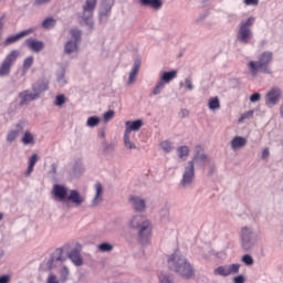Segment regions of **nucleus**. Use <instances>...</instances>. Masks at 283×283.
Returning <instances> with one entry per match:
<instances>
[{"label": "nucleus", "instance_id": "obj_42", "mask_svg": "<svg viewBox=\"0 0 283 283\" xmlns=\"http://www.w3.org/2000/svg\"><path fill=\"white\" fill-rule=\"evenodd\" d=\"M241 262L245 264V266H253V264H255V260H253V256H251V254H244L241 258Z\"/></svg>", "mask_w": 283, "mask_h": 283}, {"label": "nucleus", "instance_id": "obj_47", "mask_svg": "<svg viewBox=\"0 0 283 283\" xmlns=\"http://www.w3.org/2000/svg\"><path fill=\"white\" fill-rule=\"evenodd\" d=\"M182 85H186L187 90H189V92H192L193 81H191V77H186L184 83L180 82V87H182Z\"/></svg>", "mask_w": 283, "mask_h": 283}, {"label": "nucleus", "instance_id": "obj_48", "mask_svg": "<svg viewBox=\"0 0 283 283\" xmlns=\"http://www.w3.org/2000/svg\"><path fill=\"white\" fill-rule=\"evenodd\" d=\"M34 63V57L29 56L23 61V70H30Z\"/></svg>", "mask_w": 283, "mask_h": 283}, {"label": "nucleus", "instance_id": "obj_39", "mask_svg": "<svg viewBox=\"0 0 283 283\" xmlns=\"http://www.w3.org/2000/svg\"><path fill=\"white\" fill-rule=\"evenodd\" d=\"M109 12H112V10L101 8V10H99V23H106L107 22V19L109 17Z\"/></svg>", "mask_w": 283, "mask_h": 283}, {"label": "nucleus", "instance_id": "obj_8", "mask_svg": "<svg viewBox=\"0 0 283 283\" xmlns=\"http://www.w3.org/2000/svg\"><path fill=\"white\" fill-rule=\"evenodd\" d=\"M97 0H86L82 7V14L80 15L81 23L87 28H94V10H96Z\"/></svg>", "mask_w": 283, "mask_h": 283}, {"label": "nucleus", "instance_id": "obj_4", "mask_svg": "<svg viewBox=\"0 0 283 283\" xmlns=\"http://www.w3.org/2000/svg\"><path fill=\"white\" fill-rule=\"evenodd\" d=\"M129 228L138 231V240L140 244H149L151 238V221L143 214L133 216L129 221Z\"/></svg>", "mask_w": 283, "mask_h": 283}, {"label": "nucleus", "instance_id": "obj_34", "mask_svg": "<svg viewBox=\"0 0 283 283\" xmlns=\"http://www.w3.org/2000/svg\"><path fill=\"white\" fill-rule=\"evenodd\" d=\"M56 25V20L54 18H46L42 22V28L44 30H52Z\"/></svg>", "mask_w": 283, "mask_h": 283}, {"label": "nucleus", "instance_id": "obj_3", "mask_svg": "<svg viewBox=\"0 0 283 283\" xmlns=\"http://www.w3.org/2000/svg\"><path fill=\"white\" fill-rule=\"evenodd\" d=\"M52 196L55 202H67L69 200L75 207H81V205L85 202V197H83L78 190H70L67 186L61 184L53 186Z\"/></svg>", "mask_w": 283, "mask_h": 283}, {"label": "nucleus", "instance_id": "obj_64", "mask_svg": "<svg viewBox=\"0 0 283 283\" xmlns=\"http://www.w3.org/2000/svg\"><path fill=\"white\" fill-rule=\"evenodd\" d=\"M3 220V213L0 212V221Z\"/></svg>", "mask_w": 283, "mask_h": 283}, {"label": "nucleus", "instance_id": "obj_7", "mask_svg": "<svg viewBox=\"0 0 283 283\" xmlns=\"http://www.w3.org/2000/svg\"><path fill=\"white\" fill-rule=\"evenodd\" d=\"M258 244V234L251 227H243L241 229V248L243 251H252Z\"/></svg>", "mask_w": 283, "mask_h": 283}, {"label": "nucleus", "instance_id": "obj_28", "mask_svg": "<svg viewBox=\"0 0 283 283\" xmlns=\"http://www.w3.org/2000/svg\"><path fill=\"white\" fill-rule=\"evenodd\" d=\"M72 174L75 177L83 176V174H85V165L81 161H76L73 166Z\"/></svg>", "mask_w": 283, "mask_h": 283}, {"label": "nucleus", "instance_id": "obj_54", "mask_svg": "<svg viewBox=\"0 0 283 283\" xmlns=\"http://www.w3.org/2000/svg\"><path fill=\"white\" fill-rule=\"evenodd\" d=\"M6 25V15L3 14L1 18H0V36H3V28Z\"/></svg>", "mask_w": 283, "mask_h": 283}, {"label": "nucleus", "instance_id": "obj_31", "mask_svg": "<svg viewBox=\"0 0 283 283\" xmlns=\"http://www.w3.org/2000/svg\"><path fill=\"white\" fill-rule=\"evenodd\" d=\"M213 275H219L220 277H229V269L226 265H220L213 270Z\"/></svg>", "mask_w": 283, "mask_h": 283}, {"label": "nucleus", "instance_id": "obj_19", "mask_svg": "<svg viewBox=\"0 0 283 283\" xmlns=\"http://www.w3.org/2000/svg\"><path fill=\"white\" fill-rule=\"evenodd\" d=\"M69 260L74 264V266H83V256L81 255V250L74 248L69 253Z\"/></svg>", "mask_w": 283, "mask_h": 283}, {"label": "nucleus", "instance_id": "obj_13", "mask_svg": "<svg viewBox=\"0 0 283 283\" xmlns=\"http://www.w3.org/2000/svg\"><path fill=\"white\" fill-rule=\"evenodd\" d=\"M135 138H136L135 134L124 132L123 143L127 151H133L134 149H138V146H136Z\"/></svg>", "mask_w": 283, "mask_h": 283}, {"label": "nucleus", "instance_id": "obj_14", "mask_svg": "<svg viewBox=\"0 0 283 283\" xmlns=\"http://www.w3.org/2000/svg\"><path fill=\"white\" fill-rule=\"evenodd\" d=\"M48 90H50V82L45 78H40L32 85V92H35L39 97L42 92H48Z\"/></svg>", "mask_w": 283, "mask_h": 283}, {"label": "nucleus", "instance_id": "obj_57", "mask_svg": "<svg viewBox=\"0 0 283 283\" xmlns=\"http://www.w3.org/2000/svg\"><path fill=\"white\" fill-rule=\"evenodd\" d=\"M34 171V166L30 165L28 166V169L24 174V176H27V178H29V176H31V174Z\"/></svg>", "mask_w": 283, "mask_h": 283}, {"label": "nucleus", "instance_id": "obj_44", "mask_svg": "<svg viewBox=\"0 0 283 283\" xmlns=\"http://www.w3.org/2000/svg\"><path fill=\"white\" fill-rule=\"evenodd\" d=\"M253 114H255V111H248L243 113L239 118V123H244V120H249V118H253Z\"/></svg>", "mask_w": 283, "mask_h": 283}, {"label": "nucleus", "instance_id": "obj_26", "mask_svg": "<svg viewBox=\"0 0 283 283\" xmlns=\"http://www.w3.org/2000/svg\"><path fill=\"white\" fill-rule=\"evenodd\" d=\"M54 262H65V259L63 258V250H56L54 252V255L48 262V265L52 268V264H54Z\"/></svg>", "mask_w": 283, "mask_h": 283}, {"label": "nucleus", "instance_id": "obj_27", "mask_svg": "<svg viewBox=\"0 0 283 283\" xmlns=\"http://www.w3.org/2000/svg\"><path fill=\"white\" fill-rule=\"evenodd\" d=\"M177 155L180 160H187L189 158V146H179L177 148Z\"/></svg>", "mask_w": 283, "mask_h": 283}, {"label": "nucleus", "instance_id": "obj_9", "mask_svg": "<svg viewBox=\"0 0 283 283\" xmlns=\"http://www.w3.org/2000/svg\"><path fill=\"white\" fill-rule=\"evenodd\" d=\"M21 56V52L19 50L11 51L4 60L0 64V78H6V76H10V72H12V66L17 63V59Z\"/></svg>", "mask_w": 283, "mask_h": 283}, {"label": "nucleus", "instance_id": "obj_30", "mask_svg": "<svg viewBox=\"0 0 283 283\" xmlns=\"http://www.w3.org/2000/svg\"><path fill=\"white\" fill-rule=\"evenodd\" d=\"M208 107L211 112H217V109H220V97H211L208 102Z\"/></svg>", "mask_w": 283, "mask_h": 283}, {"label": "nucleus", "instance_id": "obj_40", "mask_svg": "<svg viewBox=\"0 0 283 283\" xmlns=\"http://www.w3.org/2000/svg\"><path fill=\"white\" fill-rule=\"evenodd\" d=\"M69 277H70V268L64 265L60 271V280L61 282H67Z\"/></svg>", "mask_w": 283, "mask_h": 283}, {"label": "nucleus", "instance_id": "obj_43", "mask_svg": "<svg viewBox=\"0 0 283 283\" xmlns=\"http://www.w3.org/2000/svg\"><path fill=\"white\" fill-rule=\"evenodd\" d=\"M70 34L72 36L71 41H76L77 43H78V41H81V30L72 29L70 31Z\"/></svg>", "mask_w": 283, "mask_h": 283}, {"label": "nucleus", "instance_id": "obj_15", "mask_svg": "<svg viewBox=\"0 0 283 283\" xmlns=\"http://www.w3.org/2000/svg\"><path fill=\"white\" fill-rule=\"evenodd\" d=\"M103 193H105V189L101 182L95 184V196L92 200L91 207H98L101 202H103Z\"/></svg>", "mask_w": 283, "mask_h": 283}, {"label": "nucleus", "instance_id": "obj_2", "mask_svg": "<svg viewBox=\"0 0 283 283\" xmlns=\"http://www.w3.org/2000/svg\"><path fill=\"white\" fill-rule=\"evenodd\" d=\"M168 269L177 273L184 277V280H191L196 275V270H193V265L185 258V255L175 252L170 256H168Z\"/></svg>", "mask_w": 283, "mask_h": 283}, {"label": "nucleus", "instance_id": "obj_37", "mask_svg": "<svg viewBox=\"0 0 283 283\" xmlns=\"http://www.w3.org/2000/svg\"><path fill=\"white\" fill-rule=\"evenodd\" d=\"M97 249L98 251H101V253H109L114 251V245H112V243L104 242V243H101L97 247Z\"/></svg>", "mask_w": 283, "mask_h": 283}, {"label": "nucleus", "instance_id": "obj_5", "mask_svg": "<svg viewBox=\"0 0 283 283\" xmlns=\"http://www.w3.org/2000/svg\"><path fill=\"white\" fill-rule=\"evenodd\" d=\"M273 61V52L265 51L259 56V61H250L248 62V70L251 76H258V73L261 72L262 74H271V62Z\"/></svg>", "mask_w": 283, "mask_h": 283}, {"label": "nucleus", "instance_id": "obj_59", "mask_svg": "<svg viewBox=\"0 0 283 283\" xmlns=\"http://www.w3.org/2000/svg\"><path fill=\"white\" fill-rule=\"evenodd\" d=\"M51 0H35V6H45V3H50Z\"/></svg>", "mask_w": 283, "mask_h": 283}, {"label": "nucleus", "instance_id": "obj_1", "mask_svg": "<svg viewBox=\"0 0 283 283\" xmlns=\"http://www.w3.org/2000/svg\"><path fill=\"white\" fill-rule=\"evenodd\" d=\"M207 158L208 156L205 151L197 150L192 160L185 164L182 177L179 182L181 189H191V187H193V182L196 181V165L203 167L205 163H207Z\"/></svg>", "mask_w": 283, "mask_h": 283}, {"label": "nucleus", "instance_id": "obj_60", "mask_svg": "<svg viewBox=\"0 0 283 283\" xmlns=\"http://www.w3.org/2000/svg\"><path fill=\"white\" fill-rule=\"evenodd\" d=\"M9 282H10V275L0 276V283H9Z\"/></svg>", "mask_w": 283, "mask_h": 283}, {"label": "nucleus", "instance_id": "obj_32", "mask_svg": "<svg viewBox=\"0 0 283 283\" xmlns=\"http://www.w3.org/2000/svg\"><path fill=\"white\" fill-rule=\"evenodd\" d=\"M160 148L163 149V151H165V154H171V151H174V143L169 142V140H164L160 143Z\"/></svg>", "mask_w": 283, "mask_h": 283}, {"label": "nucleus", "instance_id": "obj_16", "mask_svg": "<svg viewBox=\"0 0 283 283\" xmlns=\"http://www.w3.org/2000/svg\"><path fill=\"white\" fill-rule=\"evenodd\" d=\"M25 45L32 52L39 53L45 48V43L43 41L34 40L33 38L25 40Z\"/></svg>", "mask_w": 283, "mask_h": 283}, {"label": "nucleus", "instance_id": "obj_17", "mask_svg": "<svg viewBox=\"0 0 283 283\" xmlns=\"http://www.w3.org/2000/svg\"><path fill=\"white\" fill-rule=\"evenodd\" d=\"M140 64H142L140 59H136L134 62V65L132 67V71L128 75V81H127L128 86H132V85H134V83H136V78H137L138 72L140 70Z\"/></svg>", "mask_w": 283, "mask_h": 283}, {"label": "nucleus", "instance_id": "obj_22", "mask_svg": "<svg viewBox=\"0 0 283 283\" xmlns=\"http://www.w3.org/2000/svg\"><path fill=\"white\" fill-rule=\"evenodd\" d=\"M126 128H125V133L126 134H134V132H138V129H140V127H143V122L142 119H136L134 122L128 120L125 123Z\"/></svg>", "mask_w": 283, "mask_h": 283}, {"label": "nucleus", "instance_id": "obj_55", "mask_svg": "<svg viewBox=\"0 0 283 283\" xmlns=\"http://www.w3.org/2000/svg\"><path fill=\"white\" fill-rule=\"evenodd\" d=\"M245 280L247 279L244 277V275L240 274V275L233 277V283H244Z\"/></svg>", "mask_w": 283, "mask_h": 283}, {"label": "nucleus", "instance_id": "obj_62", "mask_svg": "<svg viewBox=\"0 0 283 283\" xmlns=\"http://www.w3.org/2000/svg\"><path fill=\"white\" fill-rule=\"evenodd\" d=\"M280 114H281V118H283V104L280 107Z\"/></svg>", "mask_w": 283, "mask_h": 283}, {"label": "nucleus", "instance_id": "obj_46", "mask_svg": "<svg viewBox=\"0 0 283 283\" xmlns=\"http://www.w3.org/2000/svg\"><path fill=\"white\" fill-rule=\"evenodd\" d=\"M114 116H116V112L114 111H107L103 114L104 123H109V120L114 119Z\"/></svg>", "mask_w": 283, "mask_h": 283}, {"label": "nucleus", "instance_id": "obj_12", "mask_svg": "<svg viewBox=\"0 0 283 283\" xmlns=\"http://www.w3.org/2000/svg\"><path fill=\"white\" fill-rule=\"evenodd\" d=\"M20 105H28L32 103V101H36L39 98L38 94L31 90H25L19 94Z\"/></svg>", "mask_w": 283, "mask_h": 283}, {"label": "nucleus", "instance_id": "obj_20", "mask_svg": "<svg viewBox=\"0 0 283 283\" xmlns=\"http://www.w3.org/2000/svg\"><path fill=\"white\" fill-rule=\"evenodd\" d=\"M29 34H30V31H22L20 33H17L15 35H10L2 42V45H3V48H8V45H12L13 43H17L18 41H21V39H23V36H28Z\"/></svg>", "mask_w": 283, "mask_h": 283}, {"label": "nucleus", "instance_id": "obj_56", "mask_svg": "<svg viewBox=\"0 0 283 283\" xmlns=\"http://www.w3.org/2000/svg\"><path fill=\"white\" fill-rule=\"evenodd\" d=\"M269 156H271V151L269 150V148H264L261 156L262 160L269 159Z\"/></svg>", "mask_w": 283, "mask_h": 283}, {"label": "nucleus", "instance_id": "obj_33", "mask_svg": "<svg viewBox=\"0 0 283 283\" xmlns=\"http://www.w3.org/2000/svg\"><path fill=\"white\" fill-rule=\"evenodd\" d=\"M228 268L229 275H238L240 273V268L242 266L239 263L226 264Z\"/></svg>", "mask_w": 283, "mask_h": 283}, {"label": "nucleus", "instance_id": "obj_6", "mask_svg": "<svg viewBox=\"0 0 283 283\" xmlns=\"http://www.w3.org/2000/svg\"><path fill=\"white\" fill-rule=\"evenodd\" d=\"M253 23H255L254 17H250L245 21L240 22L237 33V41H239V43L247 45V43L253 39V31H251Z\"/></svg>", "mask_w": 283, "mask_h": 283}, {"label": "nucleus", "instance_id": "obj_45", "mask_svg": "<svg viewBox=\"0 0 283 283\" xmlns=\"http://www.w3.org/2000/svg\"><path fill=\"white\" fill-rule=\"evenodd\" d=\"M159 218H160V220H163L164 222H169V209L163 208V209L159 211Z\"/></svg>", "mask_w": 283, "mask_h": 283}, {"label": "nucleus", "instance_id": "obj_61", "mask_svg": "<svg viewBox=\"0 0 283 283\" xmlns=\"http://www.w3.org/2000/svg\"><path fill=\"white\" fill-rule=\"evenodd\" d=\"M180 114L181 118H187L189 116V109L184 108L180 111Z\"/></svg>", "mask_w": 283, "mask_h": 283}, {"label": "nucleus", "instance_id": "obj_50", "mask_svg": "<svg viewBox=\"0 0 283 283\" xmlns=\"http://www.w3.org/2000/svg\"><path fill=\"white\" fill-rule=\"evenodd\" d=\"M55 105H56L57 107H61V106L65 105V95H63V94L57 95V96L55 97Z\"/></svg>", "mask_w": 283, "mask_h": 283}, {"label": "nucleus", "instance_id": "obj_18", "mask_svg": "<svg viewBox=\"0 0 283 283\" xmlns=\"http://www.w3.org/2000/svg\"><path fill=\"white\" fill-rule=\"evenodd\" d=\"M247 138L243 136H234L232 140L230 142V147L232 151H238L240 149H244L247 147Z\"/></svg>", "mask_w": 283, "mask_h": 283}, {"label": "nucleus", "instance_id": "obj_41", "mask_svg": "<svg viewBox=\"0 0 283 283\" xmlns=\"http://www.w3.org/2000/svg\"><path fill=\"white\" fill-rule=\"evenodd\" d=\"M56 78H57V83H60V85H66L67 84V80H65V69H61L56 73Z\"/></svg>", "mask_w": 283, "mask_h": 283}, {"label": "nucleus", "instance_id": "obj_35", "mask_svg": "<svg viewBox=\"0 0 283 283\" xmlns=\"http://www.w3.org/2000/svg\"><path fill=\"white\" fill-rule=\"evenodd\" d=\"M167 84H164L163 82H161V80H159L158 82H157V84L155 85V87L153 88V96H158V95H160V94H163V90H165V86H166Z\"/></svg>", "mask_w": 283, "mask_h": 283}, {"label": "nucleus", "instance_id": "obj_23", "mask_svg": "<svg viewBox=\"0 0 283 283\" xmlns=\"http://www.w3.org/2000/svg\"><path fill=\"white\" fill-rule=\"evenodd\" d=\"M15 127L17 129L10 130L7 134V143H14V140H17V138L23 134V124H17Z\"/></svg>", "mask_w": 283, "mask_h": 283}, {"label": "nucleus", "instance_id": "obj_36", "mask_svg": "<svg viewBox=\"0 0 283 283\" xmlns=\"http://www.w3.org/2000/svg\"><path fill=\"white\" fill-rule=\"evenodd\" d=\"M101 124V117L98 116H91L86 120V127H98Z\"/></svg>", "mask_w": 283, "mask_h": 283}, {"label": "nucleus", "instance_id": "obj_63", "mask_svg": "<svg viewBox=\"0 0 283 283\" xmlns=\"http://www.w3.org/2000/svg\"><path fill=\"white\" fill-rule=\"evenodd\" d=\"M101 136H102V138L105 137V129H103V130L101 132Z\"/></svg>", "mask_w": 283, "mask_h": 283}, {"label": "nucleus", "instance_id": "obj_49", "mask_svg": "<svg viewBox=\"0 0 283 283\" xmlns=\"http://www.w3.org/2000/svg\"><path fill=\"white\" fill-rule=\"evenodd\" d=\"M114 7V0H102V9L104 10H112Z\"/></svg>", "mask_w": 283, "mask_h": 283}, {"label": "nucleus", "instance_id": "obj_24", "mask_svg": "<svg viewBox=\"0 0 283 283\" xmlns=\"http://www.w3.org/2000/svg\"><path fill=\"white\" fill-rule=\"evenodd\" d=\"M144 8H151L153 10H160L163 8V0H139Z\"/></svg>", "mask_w": 283, "mask_h": 283}, {"label": "nucleus", "instance_id": "obj_53", "mask_svg": "<svg viewBox=\"0 0 283 283\" xmlns=\"http://www.w3.org/2000/svg\"><path fill=\"white\" fill-rule=\"evenodd\" d=\"M39 161V155L38 154H33L30 159H29V165L33 166L36 165V163Z\"/></svg>", "mask_w": 283, "mask_h": 283}, {"label": "nucleus", "instance_id": "obj_10", "mask_svg": "<svg viewBox=\"0 0 283 283\" xmlns=\"http://www.w3.org/2000/svg\"><path fill=\"white\" fill-rule=\"evenodd\" d=\"M264 98L266 107H275L280 103V98H282V90L280 87H272L268 91Z\"/></svg>", "mask_w": 283, "mask_h": 283}, {"label": "nucleus", "instance_id": "obj_58", "mask_svg": "<svg viewBox=\"0 0 283 283\" xmlns=\"http://www.w3.org/2000/svg\"><path fill=\"white\" fill-rule=\"evenodd\" d=\"M245 6H258L260 0H244Z\"/></svg>", "mask_w": 283, "mask_h": 283}, {"label": "nucleus", "instance_id": "obj_29", "mask_svg": "<svg viewBox=\"0 0 283 283\" xmlns=\"http://www.w3.org/2000/svg\"><path fill=\"white\" fill-rule=\"evenodd\" d=\"M22 145H34V135L30 130H25L23 137L21 138Z\"/></svg>", "mask_w": 283, "mask_h": 283}, {"label": "nucleus", "instance_id": "obj_11", "mask_svg": "<svg viewBox=\"0 0 283 283\" xmlns=\"http://www.w3.org/2000/svg\"><path fill=\"white\" fill-rule=\"evenodd\" d=\"M128 202L136 213H145L147 211V200L143 197L130 196Z\"/></svg>", "mask_w": 283, "mask_h": 283}, {"label": "nucleus", "instance_id": "obj_51", "mask_svg": "<svg viewBox=\"0 0 283 283\" xmlns=\"http://www.w3.org/2000/svg\"><path fill=\"white\" fill-rule=\"evenodd\" d=\"M46 283H61V281L59 280V276H56V274L50 273L46 279Z\"/></svg>", "mask_w": 283, "mask_h": 283}, {"label": "nucleus", "instance_id": "obj_52", "mask_svg": "<svg viewBox=\"0 0 283 283\" xmlns=\"http://www.w3.org/2000/svg\"><path fill=\"white\" fill-rule=\"evenodd\" d=\"M259 101H262V94H260V93H253V94L250 96V102H251V103H259Z\"/></svg>", "mask_w": 283, "mask_h": 283}, {"label": "nucleus", "instance_id": "obj_21", "mask_svg": "<svg viewBox=\"0 0 283 283\" xmlns=\"http://www.w3.org/2000/svg\"><path fill=\"white\" fill-rule=\"evenodd\" d=\"M76 52H78V42H76V40H69L64 44V54L72 56V54H76Z\"/></svg>", "mask_w": 283, "mask_h": 283}, {"label": "nucleus", "instance_id": "obj_25", "mask_svg": "<svg viewBox=\"0 0 283 283\" xmlns=\"http://www.w3.org/2000/svg\"><path fill=\"white\" fill-rule=\"evenodd\" d=\"M176 76H178V71H176V70L164 72V73H161L159 81H161L164 84L168 85V83H171V81H174V78H176Z\"/></svg>", "mask_w": 283, "mask_h": 283}, {"label": "nucleus", "instance_id": "obj_38", "mask_svg": "<svg viewBox=\"0 0 283 283\" xmlns=\"http://www.w3.org/2000/svg\"><path fill=\"white\" fill-rule=\"evenodd\" d=\"M159 282L160 283H174V275H171L167 272H161L159 274Z\"/></svg>", "mask_w": 283, "mask_h": 283}]
</instances>
